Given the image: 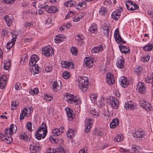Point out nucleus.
<instances>
[{"label": "nucleus", "mask_w": 153, "mask_h": 153, "mask_svg": "<svg viewBox=\"0 0 153 153\" xmlns=\"http://www.w3.org/2000/svg\"><path fill=\"white\" fill-rule=\"evenodd\" d=\"M124 106L126 109L133 110L136 108V104L132 103L131 101L126 102H125Z\"/></svg>", "instance_id": "19"}, {"label": "nucleus", "mask_w": 153, "mask_h": 153, "mask_svg": "<svg viewBox=\"0 0 153 153\" xmlns=\"http://www.w3.org/2000/svg\"><path fill=\"white\" fill-rule=\"evenodd\" d=\"M75 132L71 129L68 130L67 133V136L68 138H71L75 134Z\"/></svg>", "instance_id": "33"}, {"label": "nucleus", "mask_w": 153, "mask_h": 153, "mask_svg": "<svg viewBox=\"0 0 153 153\" xmlns=\"http://www.w3.org/2000/svg\"><path fill=\"white\" fill-rule=\"evenodd\" d=\"M64 36L61 34H59L56 35L55 37L54 40L56 43H60L65 40Z\"/></svg>", "instance_id": "24"}, {"label": "nucleus", "mask_w": 153, "mask_h": 153, "mask_svg": "<svg viewBox=\"0 0 153 153\" xmlns=\"http://www.w3.org/2000/svg\"><path fill=\"white\" fill-rule=\"evenodd\" d=\"M61 65L62 68L68 69H72L74 67V65L72 62L66 61L61 62Z\"/></svg>", "instance_id": "17"}, {"label": "nucleus", "mask_w": 153, "mask_h": 153, "mask_svg": "<svg viewBox=\"0 0 153 153\" xmlns=\"http://www.w3.org/2000/svg\"><path fill=\"white\" fill-rule=\"evenodd\" d=\"M8 80V79L7 76L5 75H2L0 78V81L7 82Z\"/></svg>", "instance_id": "59"}, {"label": "nucleus", "mask_w": 153, "mask_h": 153, "mask_svg": "<svg viewBox=\"0 0 153 153\" xmlns=\"http://www.w3.org/2000/svg\"><path fill=\"white\" fill-rule=\"evenodd\" d=\"M122 11V7H118L117 9L111 13V16L112 18L115 21L118 20L121 15V13Z\"/></svg>", "instance_id": "5"}, {"label": "nucleus", "mask_w": 153, "mask_h": 153, "mask_svg": "<svg viewBox=\"0 0 153 153\" xmlns=\"http://www.w3.org/2000/svg\"><path fill=\"white\" fill-rule=\"evenodd\" d=\"M141 106L148 111H151L152 108V105L146 100H143L141 102Z\"/></svg>", "instance_id": "9"}, {"label": "nucleus", "mask_w": 153, "mask_h": 153, "mask_svg": "<svg viewBox=\"0 0 153 153\" xmlns=\"http://www.w3.org/2000/svg\"><path fill=\"white\" fill-rule=\"evenodd\" d=\"M53 67L52 66L48 65L46 66L45 68V71L46 72H51L53 70Z\"/></svg>", "instance_id": "60"}, {"label": "nucleus", "mask_w": 153, "mask_h": 153, "mask_svg": "<svg viewBox=\"0 0 153 153\" xmlns=\"http://www.w3.org/2000/svg\"><path fill=\"white\" fill-rule=\"evenodd\" d=\"M32 125L31 123L30 122H27V123L26 127L29 131H32Z\"/></svg>", "instance_id": "58"}, {"label": "nucleus", "mask_w": 153, "mask_h": 153, "mask_svg": "<svg viewBox=\"0 0 153 153\" xmlns=\"http://www.w3.org/2000/svg\"><path fill=\"white\" fill-rule=\"evenodd\" d=\"M123 136L121 134H118L116 136L115 138L114 139V142H120L121 141L123 140Z\"/></svg>", "instance_id": "38"}, {"label": "nucleus", "mask_w": 153, "mask_h": 153, "mask_svg": "<svg viewBox=\"0 0 153 153\" xmlns=\"http://www.w3.org/2000/svg\"><path fill=\"white\" fill-rule=\"evenodd\" d=\"M126 5L127 9L131 10H133L137 9L139 7L137 4L132 1H130L128 3L126 4Z\"/></svg>", "instance_id": "10"}, {"label": "nucleus", "mask_w": 153, "mask_h": 153, "mask_svg": "<svg viewBox=\"0 0 153 153\" xmlns=\"http://www.w3.org/2000/svg\"><path fill=\"white\" fill-rule=\"evenodd\" d=\"M67 115L69 120H72L74 117V112L72 109L69 107H66L65 108Z\"/></svg>", "instance_id": "18"}, {"label": "nucleus", "mask_w": 153, "mask_h": 153, "mask_svg": "<svg viewBox=\"0 0 153 153\" xmlns=\"http://www.w3.org/2000/svg\"><path fill=\"white\" fill-rule=\"evenodd\" d=\"M61 85V82L59 81H55L54 82L52 85L53 90L56 91L60 89Z\"/></svg>", "instance_id": "21"}, {"label": "nucleus", "mask_w": 153, "mask_h": 153, "mask_svg": "<svg viewBox=\"0 0 153 153\" xmlns=\"http://www.w3.org/2000/svg\"><path fill=\"white\" fill-rule=\"evenodd\" d=\"M106 48V46L103 43L100 44L93 47L91 52L92 53H97L100 52H102Z\"/></svg>", "instance_id": "3"}, {"label": "nucleus", "mask_w": 153, "mask_h": 153, "mask_svg": "<svg viewBox=\"0 0 153 153\" xmlns=\"http://www.w3.org/2000/svg\"><path fill=\"white\" fill-rule=\"evenodd\" d=\"M97 104L99 107H102L104 106L105 104V101L103 98H101L99 100Z\"/></svg>", "instance_id": "43"}, {"label": "nucleus", "mask_w": 153, "mask_h": 153, "mask_svg": "<svg viewBox=\"0 0 153 153\" xmlns=\"http://www.w3.org/2000/svg\"><path fill=\"white\" fill-rule=\"evenodd\" d=\"M29 93L32 95L37 94L39 92V89L37 88H35L33 89H30L29 90Z\"/></svg>", "instance_id": "46"}, {"label": "nucleus", "mask_w": 153, "mask_h": 153, "mask_svg": "<svg viewBox=\"0 0 153 153\" xmlns=\"http://www.w3.org/2000/svg\"><path fill=\"white\" fill-rule=\"evenodd\" d=\"M61 129L62 130V127H61ZM51 132L53 136H59L62 133V130H61L59 128H56L52 129Z\"/></svg>", "instance_id": "29"}, {"label": "nucleus", "mask_w": 153, "mask_h": 153, "mask_svg": "<svg viewBox=\"0 0 153 153\" xmlns=\"http://www.w3.org/2000/svg\"><path fill=\"white\" fill-rule=\"evenodd\" d=\"M40 8L46 10L49 13H54L56 12L58 10L57 7L56 6H48L47 5H41Z\"/></svg>", "instance_id": "6"}, {"label": "nucleus", "mask_w": 153, "mask_h": 153, "mask_svg": "<svg viewBox=\"0 0 153 153\" xmlns=\"http://www.w3.org/2000/svg\"><path fill=\"white\" fill-rule=\"evenodd\" d=\"M110 104L112 108L116 109L118 108L119 103L117 99L113 96L111 97V99Z\"/></svg>", "instance_id": "15"}, {"label": "nucleus", "mask_w": 153, "mask_h": 153, "mask_svg": "<svg viewBox=\"0 0 153 153\" xmlns=\"http://www.w3.org/2000/svg\"><path fill=\"white\" fill-rule=\"evenodd\" d=\"M3 19L5 20L8 26H9L10 25L12 24V21L11 19L7 15L4 16Z\"/></svg>", "instance_id": "34"}, {"label": "nucleus", "mask_w": 153, "mask_h": 153, "mask_svg": "<svg viewBox=\"0 0 153 153\" xmlns=\"http://www.w3.org/2000/svg\"><path fill=\"white\" fill-rule=\"evenodd\" d=\"M39 144L36 143L35 145H32L30 146V150L32 153H35L37 151L39 150Z\"/></svg>", "instance_id": "27"}, {"label": "nucleus", "mask_w": 153, "mask_h": 153, "mask_svg": "<svg viewBox=\"0 0 153 153\" xmlns=\"http://www.w3.org/2000/svg\"><path fill=\"white\" fill-rule=\"evenodd\" d=\"M10 65V61H5L4 62V68L5 70H7Z\"/></svg>", "instance_id": "47"}, {"label": "nucleus", "mask_w": 153, "mask_h": 153, "mask_svg": "<svg viewBox=\"0 0 153 153\" xmlns=\"http://www.w3.org/2000/svg\"><path fill=\"white\" fill-rule=\"evenodd\" d=\"M32 67V69L33 72L35 74H37L39 73V68L37 65L35 64L31 66Z\"/></svg>", "instance_id": "39"}, {"label": "nucleus", "mask_w": 153, "mask_h": 153, "mask_svg": "<svg viewBox=\"0 0 153 153\" xmlns=\"http://www.w3.org/2000/svg\"><path fill=\"white\" fill-rule=\"evenodd\" d=\"M42 53L46 56H52L54 54V51L50 46H48L42 49Z\"/></svg>", "instance_id": "4"}, {"label": "nucleus", "mask_w": 153, "mask_h": 153, "mask_svg": "<svg viewBox=\"0 0 153 153\" xmlns=\"http://www.w3.org/2000/svg\"><path fill=\"white\" fill-rule=\"evenodd\" d=\"M106 80L107 83L110 85L114 82V79L113 75L110 73H108L106 74Z\"/></svg>", "instance_id": "11"}, {"label": "nucleus", "mask_w": 153, "mask_h": 153, "mask_svg": "<svg viewBox=\"0 0 153 153\" xmlns=\"http://www.w3.org/2000/svg\"><path fill=\"white\" fill-rule=\"evenodd\" d=\"M5 133L7 135H12L13 134L11 131H10V128H6L4 130Z\"/></svg>", "instance_id": "61"}, {"label": "nucleus", "mask_w": 153, "mask_h": 153, "mask_svg": "<svg viewBox=\"0 0 153 153\" xmlns=\"http://www.w3.org/2000/svg\"><path fill=\"white\" fill-rule=\"evenodd\" d=\"M36 131L39 133L43 134V136L46 135L47 133V131L42 130L39 128H38Z\"/></svg>", "instance_id": "56"}, {"label": "nucleus", "mask_w": 153, "mask_h": 153, "mask_svg": "<svg viewBox=\"0 0 153 153\" xmlns=\"http://www.w3.org/2000/svg\"><path fill=\"white\" fill-rule=\"evenodd\" d=\"M78 50L76 47H73L71 49V52L72 54L76 55L77 53Z\"/></svg>", "instance_id": "62"}, {"label": "nucleus", "mask_w": 153, "mask_h": 153, "mask_svg": "<svg viewBox=\"0 0 153 153\" xmlns=\"http://www.w3.org/2000/svg\"><path fill=\"white\" fill-rule=\"evenodd\" d=\"M146 87L144 83L142 82H139L136 85V90L140 94H143L145 92Z\"/></svg>", "instance_id": "8"}, {"label": "nucleus", "mask_w": 153, "mask_h": 153, "mask_svg": "<svg viewBox=\"0 0 153 153\" xmlns=\"http://www.w3.org/2000/svg\"><path fill=\"white\" fill-rule=\"evenodd\" d=\"M2 140L6 143L8 144H10L12 142V139L11 137H6L3 138V139H2Z\"/></svg>", "instance_id": "44"}, {"label": "nucleus", "mask_w": 153, "mask_h": 153, "mask_svg": "<svg viewBox=\"0 0 153 153\" xmlns=\"http://www.w3.org/2000/svg\"><path fill=\"white\" fill-rule=\"evenodd\" d=\"M119 48L122 53L126 54L130 52V49L128 47L120 45H119Z\"/></svg>", "instance_id": "25"}, {"label": "nucleus", "mask_w": 153, "mask_h": 153, "mask_svg": "<svg viewBox=\"0 0 153 153\" xmlns=\"http://www.w3.org/2000/svg\"><path fill=\"white\" fill-rule=\"evenodd\" d=\"M150 56L149 54H147L141 57V60L144 62H146L149 60Z\"/></svg>", "instance_id": "50"}, {"label": "nucleus", "mask_w": 153, "mask_h": 153, "mask_svg": "<svg viewBox=\"0 0 153 153\" xmlns=\"http://www.w3.org/2000/svg\"><path fill=\"white\" fill-rule=\"evenodd\" d=\"M90 97L91 100L92 101L95 102L97 99V94H90Z\"/></svg>", "instance_id": "57"}, {"label": "nucleus", "mask_w": 153, "mask_h": 153, "mask_svg": "<svg viewBox=\"0 0 153 153\" xmlns=\"http://www.w3.org/2000/svg\"><path fill=\"white\" fill-rule=\"evenodd\" d=\"M85 38L84 37L82 34H79L75 37V39L77 40L78 43L80 44L81 45L84 44L83 40Z\"/></svg>", "instance_id": "30"}, {"label": "nucleus", "mask_w": 153, "mask_h": 153, "mask_svg": "<svg viewBox=\"0 0 153 153\" xmlns=\"http://www.w3.org/2000/svg\"><path fill=\"white\" fill-rule=\"evenodd\" d=\"M100 15H104L107 12V8L102 6L99 9Z\"/></svg>", "instance_id": "35"}, {"label": "nucleus", "mask_w": 153, "mask_h": 153, "mask_svg": "<svg viewBox=\"0 0 153 153\" xmlns=\"http://www.w3.org/2000/svg\"><path fill=\"white\" fill-rule=\"evenodd\" d=\"M74 15L73 21L75 22H77L79 21L84 16L83 13H79L77 14H75Z\"/></svg>", "instance_id": "26"}, {"label": "nucleus", "mask_w": 153, "mask_h": 153, "mask_svg": "<svg viewBox=\"0 0 153 153\" xmlns=\"http://www.w3.org/2000/svg\"><path fill=\"white\" fill-rule=\"evenodd\" d=\"M38 128L47 131V128L46 124V123H42L40 126Z\"/></svg>", "instance_id": "55"}, {"label": "nucleus", "mask_w": 153, "mask_h": 153, "mask_svg": "<svg viewBox=\"0 0 153 153\" xmlns=\"http://www.w3.org/2000/svg\"><path fill=\"white\" fill-rule=\"evenodd\" d=\"M64 98L68 103L73 105H77L81 103L80 99L77 96L69 93L65 94Z\"/></svg>", "instance_id": "2"}, {"label": "nucleus", "mask_w": 153, "mask_h": 153, "mask_svg": "<svg viewBox=\"0 0 153 153\" xmlns=\"http://www.w3.org/2000/svg\"><path fill=\"white\" fill-rule=\"evenodd\" d=\"M145 131L142 129H139L136 130L134 133H133V135L134 137L137 138L143 137L145 134Z\"/></svg>", "instance_id": "12"}, {"label": "nucleus", "mask_w": 153, "mask_h": 153, "mask_svg": "<svg viewBox=\"0 0 153 153\" xmlns=\"http://www.w3.org/2000/svg\"><path fill=\"white\" fill-rule=\"evenodd\" d=\"M97 25L95 23H93L89 27V31L90 33H95L97 31Z\"/></svg>", "instance_id": "31"}, {"label": "nucleus", "mask_w": 153, "mask_h": 153, "mask_svg": "<svg viewBox=\"0 0 153 153\" xmlns=\"http://www.w3.org/2000/svg\"><path fill=\"white\" fill-rule=\"evenodd\" d=\"M84 61L85 62L84 64V65L85 64V66L88 68H91L92 67L93 64V58H90L85 57L84 59Z\"/></svg>", "instance_id": "13"}, {"label": "nucleus", "mask_w": 153, "mask_h": 153, "mask_svg": "<svg viewBox=\"0 0 153 153\" xmlns=\"http://www.w3.org/2000/svg\"><path fill=\"white\" fill-rule=\"evenodd\" d=\"M79 87L83 91H86L88 87V78L86 76H81L78 79Z\"/></svg>", "instance_id": "1"}, {"label": "nucleus", "mask_w": 153, "mask_h": 153, "mask_svg": "<svg viewBox=\"0 0 153 153\" xmlns=\"http://www.w3.org/2000/svg\"><path fill=\"white\" fill-rule=\"evenodd\" d=\"M65 5L66 7H74L75 6V2L73 1H69L65 3Z\"/></svg>", "instance_id": "40"}, {"label": "nucleus", "mask_w": 153, "mask_h": 153, "mask_svg": "<svg viewBox=\"0 0 153 153\" xmlns=\"http://www.w3.org/2000/svg\"><path fill=\"white\" fill-rule=\"evenodd\" d=\"M29 134L27 132H22L19 134V137L21 139L25 141H27L29 139Z\"/></svg>", "instance_id": "22"}, {"label": "nucleus", "mask_w": 153, "mask_h": 153, "mask_svg": "<svg viewBox=\"0 0 153 153\" xmlns=\"http://www.w3.org/2000/svg\"><path fill=\"white\" fill-rule=\"evenodd\" d=\"M85 126H93L92 120L89 118L86 119L85 121Z\"/></svg>", "instance_id": "48"}, {"label": "nucleus", "mask_w": 153, "mask_h": 153, "mask_svg": "<svg viewBox=\"0 0 153 153\" xmlns=\"http://www.w3.org/2000/svg\"><path fill=\"white\" fill-rule=\"evenodd\" d=\"M153 45L152 43H148L145 46L143 47V49L146 51H151L153 48Z\"/></svg>", "instance_id": "32"}, {"label": "nucleus", "mask_w": 153, "mask_h": 153, "mask_svg": "<svg viewBox=\"0 0 153 153\" xmlns=\"http://www.w3.org/2000/svg\"><path fill=\"white\" fill-rule=\"evenodd\" d=\"M143 71V68L139 66H137L134 69V71L135 72L136 74H141Z\"/></svg>", "instance_id": "42"}, {"label": "nucleus", "mask_w": 153, "mask_h": 153, "mask_svg": "<svg viewBox=\"0 0 153 153\" xmlns=\"http://www.w3.org/2000/svg\"><path fill=\"white\" fill-rule=\"evenodd\" d=\"M46 135L43 137V134L40 133L36 131L35 134V138L38 140H41L42 139L45 138Z\"/></svg>", "instance_id": "36"}, {"label": "nucleus", "mask_w": 153, "mask_h": 153, "mask_svg": "<svg viewBox=\"0 0 153 153\" xmlns=\"http://www.w3.org/2000/svg\"><path fill=\"white\" fill-rule=\"evenodd\" d=\"M16 40V35H14V36H13V38L11 39V41L7 43L6 45L7 49H10L12 48L13 46L15 44V42Z\"/></svg>", "instance_id": "23"}, {"label": "nucleus", "mask_w": 153, "mask_h": 153, "mask_svg": "<svg viewBox=\"0 0 153 153\" xmlns=\"http://www.w3.org/2000/svg\"><path fill=\"white\" fill-rule=\"evenodd\" d=\"M114 37L116 42L121 45L126 43V42L120 37L119 34V30L118 28L116 29L114 32Z\"/></svg>", "instance_id": "7"}, {"label": "nucleus", "mask_w": 153, "mask_h": 153, "mask_svg": "<svg viewBox=\"0 0 153 153\" xmlns=\"http://www.w3.org/2000/svg\"><path fill=\"white\" fill-rule=\"evenodd\" d=\"M119 120L117 118H114L110 123L111 128H114L119 125Z\"/></svg>", "instance_id": "28"}, {"label": "nucleus", "mask_w": 153, "mask_h": 153, "mask_svg": "<svg viewBox=\"0 0 153 153\" xmlns=\"http://www.w3.org/2000/svg\"><path fill=\"white\" fill-rule=\"evenodd\" d=\"M46 153H56V151L53 148H49L46 150Z\"/></svg>", "instance_id": "54"}, {"label": "nucleus", "mask_w": 153, "mask_h": 153, "mask_svg": "<svg viewBox=\"0 0 153 153\" xmlns=\"http://www.w3.org/2000/svg\"><path fill=\"white\" fill-rule=\"evenodd\" d=\"M17 107V104L16 102H11V108L12 110L16 109Z\"/></svg>", "instance_id": "63"}, {"label": "nucleus", "mask_w": 153, "mask_h": 153, "mask_svg": "<svg viewBox=\"0 0 153 153\" xmlns=\"http://www.w3.org/2000/svg\"><path fill=\"white\" fill-rule=\"evenodd\" d=\"M116 2V0H105L103 2V4L107 6L108 5L111 4H115Z\"/></svg>", "instance_id": "41"}, {"label": "nucleus", "mask_w": 153, "mask_h": 153, "mask_svg": "<svg viewBox=\"0 0 153 153\" xmlns=\"http://www.w3.org/2000/svg\"><path fill=\"white\" fill-rule=\"evenodd\" d=\"M119 81L120 82L121 85L124 88L126 87L129 84L127 78L124 76L121 77Z\"/></svg>", "instance_id": "20"}, {"label": "nucleus", "mask_w": 153, "mask_h": 153, "mask_svg": "<svg viewBox=\"0 0 153 153\" xmlns=\"http://www.w3.org/2000/svg\"><path fill=\"white\" fill-rule=\"evenodd\" d=\"M39 59L38 56L36 55H33L30 59L29 65L31 67L33 65L36 64V63Z\"/></svg>", "instance_id": "14"}, {"label": "nucleus", "mask_w": 153, "mask_h": 153, "mask_svg": "<svg viewBox=\"0 0 153 153\" xmlns=\"http://www.w3.org/2000/svg\"><path fill=\"white\" fill-rule=\"evenodd\" d=\"M9 128L10 129V131H12L13 134L16 132L17 128L16 125L13 124L11 125Z\"/></svg>", "instance_id": "49"}, {"label": "nucleus", "mask_w": 153, "mask_h": 153, "mask_svg": "<svg viewBox=\"0 0 153 153\" xmlns=\"http://www.w3.org/2000/svg\"><path fill=\"white\" fill-rule=\"evenodd\" d=\"M46 135L43 137V134L40 133L36 131L35 134V138L38 140H41L42 139L45 138Z\"/></svg>", "instance_id": "37"}, {"label": "nucleus", "mask_w": 153, "mask_h": 153, "mask_svg": "<svg viewBox=\"0 0 153 153\" xmlns=\"http://www.w3.org/2000/svg\"><path fill=\"white\" fill-rule=\"evenodd\" d=\"M62 76L64 79H68L70 77V75L69 73L65 71L63 73Z\"/></svg>", "instance_id": "53"}, {"label": "nucleus", "mask_w": 153, "mask_h": 153, "mask_svg": "<svg viewBox=\"0 0 153 153\" xmlns=\"http://www.w3.org/2000/svg\"><path fill=\"white\" fill-rule=\"evenodd\" d=\"M22 111L24 113L25 116L27 117L28 114L30 113L31 110L29 108L27 109L26 108H25Z\"/></svg>", "instance_id": "52"}, {"label": "nucleus", "mask_w": 153, "mask_h": 153, "mask_svg": "<svg viewBox=\"0 0 153 153\" xmlns=\"http://www.w3.org/2000/svg\"><path fill=\"white\" fill-rule=\"evenodd\" d=\"M125 62L124 59L123 57L121 56L119 57L116 62L117 66L120 69H122L123 68L124 66Z\"/></svg>", "instance_id": "16"}, {"label": "nucleus", "mask_w": 153, "mask_h": 153, "mask_svg": "<svg viewBox=\"0 0 153 153\" xmlns=\"http://www.w3.org/2000/svg\"><path fill=\"white\" fill-rule=\"evenodd\" d=\"M59 153H68V152L65 150L64 148L62 147H60L59 149Z\"/></svg>", "instance_id": "64"}, {"label": "nucleus", "mask_w": 153, "mask_h": 153, "mask_svg": "<svg viewBox=\"0 0 153 153\" xmlns=\"http://www.w3.org/2000/svg\"><path fill=\"white\" fill-rule=\"evenodd\" d=\"M140 149V147L135 145H132L131 146V150L132 151L134 152L135 153L138 152Z\"/></svg>", "instance_id": "45"}, {"label": "nucleus", "mask_w": 153, "mask_h": 153, "mask_svg": "<svg viewBox=\"0 0 153 153\" xmlns=\"http://www.w3.org/2000/svg\"><path fill=\"white\" fill-rule=\"evenodd\" d=\"M91 113L93 115V116L94 117H97L99 115L98 112L96 111L94 108L92 109L91 111Z\"/></svg>", "instance_id": "51"}]
</instances>
